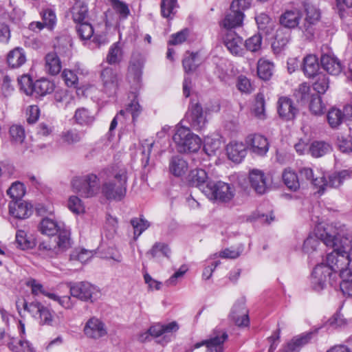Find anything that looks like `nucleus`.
I'll use <instances>...</instances> for the list:
<instances>
[{
  "label": "nucleus",
  "mask_w": 352,
  "mask_h": 352,
  "mask_svg": "<svg viewBox=\"0 0 352 352\" xmlns=\"http://www.w3.org/2000/svg\"><path fill=\"white\" fill-rule=\"evenodd\" d=\"M245 298L241 297L234 303L230 313L231 320L239 327H247L250 323L249 311L245 306Z\"/></svg>",
  "instance_id": "10"
},
{
  "label": "nucleus",
  "mask_w": 352,
  "mask_h": 352,
  "mask_svg": "<svg viewBox=\"0 0 352 352\" xmlns=\"http://www.w3.org/2000/svg\"><path fill=\"white\" fill-rule=\"evenodd\" d=\"M221 147V141L219 138L207 137L205 140L204 149L208 155H214Z\"/></svg>",
  "instance_id": "54"
},
{
  "label": "nucleus",
  "mask_w": 352,
  "mask_h": 352,
  "mask_svg": "<svg viewBox=\"0 0 352 352\" xmlns=\"http://www.w3.org/2000/svg\"><path fill=\"white\" fill-rule=\"evenodd\" d=\"M316 77L317 80L313 85L314 89L318 94H324L329 88V78L322 73L318 74Z\"/></svg>",
  "instance_id": "56"
},
{
  "label": "nucleus",
  "mask_w": 352,
  "mask_h": 352,
  "mask_svg": "<svg viewBox=\"0 0 352 352\" xmlns=\"http://www.w3.org/2000/svg\"><path fill=\"white\" fill-rule=\"evenodd\" d=\"M316 331H309L300 333L294 336L289 342L287 343L289 349L294 352H299L302 347L310 343L316 338Z\"/></svg>",
  "instance_id": "24"
},
{
  "label": "nucleus",
  "mask_w": 352,
  "mask_h": 352,
  "mask_svg": "<svg viewBox=\"0 0 352 352\" xmlns=\"http://www.w3.org/2000/svg\"><path fill=\"white\" fill-rule=\"evenodd\" d=\"M171 251L168 245L164 243L156 242L146 254L153 259L159 261L162 257L169 258Z\"/></svg>",
  "instance_id": "35"
},
{
  "label": "nucleus",
  "mask_w": 352,
  "mask_h": 352,
  "mask_svg": "<svg viewBox=\"0 0 352 352\" xmlns=\"http://www.w3.org/2000/svg\"><path fill=\"white\" fill-rule=\"evenodd\" d=\"M16 243L21 250H28L35 246L34 239L29 236L23 230H19L16 233Z\"/></svg>",
  "instance_id": "45"
},
{
  "label": "nucleus",
  "mask_w": 352,
  "mask_h": 352,
  "mask_svg": "<svg viewBox=\"0 0 352 352\" xmlns=\"http://www.w3.org/2000/svg\"><path fill=\"white\" fill-rule=\"evenodd\" d=\"M352 177V170H343L338 173H333L329 175L328 180L323 173L314 179V185L319 188L320 190L324 191L327 188H337L340 186L343 181Z\"/></svg>",
  "instance_id": "8"
},
{
  "label": "nucleus",
  "mask_w": 352,
  "mask_h": 352,
  "mask_svg": "<svg viewBox=\"0 0 352 352\" xmlns=\"http://www.w3.org/2000/svg\"><path fill=\"white\" fill-rule=\"evenodd\" d=\"M249 179L251 187L260 195L265 193L271 184L270 177L259 170L250 171Z\"/></svg>",
  "instance_id": "17"
},
{
  "label": "nucleus",
  "mask_w": 352,
  "mask_h": 352,
  "mask_svg": "<svg viewBox=\"0 0 352 352\" xmlns=\"http://www.w3.org/2000/svg\"><path fill=\"white\" fill-rule=\"evenodd\" d=\"M309 109L315 115H320L324 112L325 107L322 102L321 97L318 94H313L311 96Z\"/></svg>",
  "instance_id": "60"
},
{
  "label": "nucleus",
  "mask_w": 352,
  "mask_h": 352,
  "mask_svg": "<svg viewBox=\"0 0 352 352\" xmlns=\"http://www.w3.org/2000/svg\"><path fill=\"white\" fill-rule=\"evenodd\" d=\"M72 186L74 191L87 198L94 197L101 191L99 179L94 174L74 178Z\"/></svg>",
  "instance_id": "5"
},
{
  "label": "nucleus",
  "mask_w": 352,
  "mask_h": 352,
  "mask_svg": "<svg viewBox=\"0 0 352 352\" xmlns=\"http://www.w3.org/2000/svg\"><path fill=\"white\" fill-rule=\"evenodd\" d=\"M283 181L285 185L291 190L296 191L300 187L298 177L295 171L290 168H286L282 174Z\"/></svg>",
  "instance_id": "42"
},
{
  "label": "nucleus",
  "mask_w": 352,
  "mask_h": 352,
  "mask_svg": "<svg viewBox=\"0 0 352 352\" xmlns=\"http://www.w3.org/2000/svg\"><path fill=\"white\" fill-rule=\"evenodd\" d=\"M71 13L76 23L83 22L88 14L87 3L83 0H76L72 8Z\"/></svg>",
  "instance_id": "34"
},
{
  "label": "nucleus",
  "mask_w": 352,
  "mask_h": 352,
  "mask_svg": "<svg viewBox=\"0 0 352 352\" xmlns=\"http://www.w3.org/2000/svg\"><path fill=\"white\" fill-rule=\"evenodd\" d=\"M170 331H142L138 336V340L142 342H148L155 340L157 343L164 344L169 341L166 333Z\"/></svg>",
  "instance_id": "32"
},
{
  "label": "nucleus",
  "mask_w": 352,
  "mask_h": 352,
  "mask_svg": "<svg viewBox=\"0 0 352 352\" xmlns=\"http://www.w3.org/2000/svg\"><path fill=\"white\" fill-rule=\"evenodd\" d=\"M43 23L46 28L52 30L56 24V16L52 8L44 9L41 12Z\"/></svg>",
  "instance_id": "58"
},
{
  "label": "nucleus",
  "mask_w": 352,
  "mask_h": 352,
  "mask_svg": "<svg viewBox=\"0 0 352 352\" xmlns=\"http://www.w3.org/2000/svg\"><path fill=\"white\" fill-rule=\"evenodd\" d=\"M247 146L242 142H231L226 146L228 158L234 162L239 163L247 154Z\"/></svg>",
  "instance_id": "22"
},
{
  "label": "nucleus",
  "mask_w": 352,
  "mask_h": 352,
  "mask_svg": "<svg viewBox=\"0 0 352 352\" xmlns=\"http://www.w3.org/2000/svg\"><path fill=\"white\" fill-rule=\"evenodd\" d=\"M243 16V13L241 10H236L230 7V12L221 21V25L226 29L227 31L232 30L231 29L242 25Z\"/></svg>",
  "instance_id": "25"
},
{
  "label": "nucleus",
  "mask_w": 352,
  "mask_h": 352,
  "mask_svg": "<svg viewBox=\"0 0 352 352\" xmlns=\"http://www.w3.org/2000/svg\"><path fill=\"white\" fill-rule=\"evenodd\" d=\"M173 139L179 153H195L201 146L200 138L185 126H178Z\"/></svg>",
  "instance_id": "4"
},
{
  "label": "nucleus",
  "mask_w": 352,
  "mask_h": 352,
  "mask_svg": "<svg viewBox=\"0 0 352 352\" xmlns=\"http://www.w3.org/2000/svg\"><path fill=\"white\" fill-rule=\"evenodd\" d=\"M274 65L263 58L259 59L257 65V74L260 78L267 80L272 76Z\"/></svg>",
  "instance_id": "46"
},
{
  "label": "nucleus",
  "mask_w": 352,
  "mask_h": 352,
  "mask_svg": "<svg viewBox=\"0 0 352 352\" xmlns=\"http://www.w3.org/2000/svg\"><path fill=\"white\" fill-rule=\"evenodd\" d=\"M318 59L314 54H309L303 58L302 69L304 74L309 78H314L319 74Z\"/></svg>",
  "instance_id": "28"
},
{
  "label": "nucleus",
  "mask_w": 352,
  "mask_h": 352,
  "mask_svg": "<svg viewBox=\"0 0 352 352\" xmlns=\"http://www.w3.org/2000/svg\"><path fill=\"white\" fill-rule=\"evenodd\" d=\"M289 41V33H284L283 30H278L276 32L275 40L272 44V47L274 53H280L287 45Z\"/></svg>",
  "instance_id": "47"
},
{
  "label": "nucleus",
  "mask_w": 352,
  "mask_h": 352,
  "mask_svg": "<svg viewBox=\"0 0 352 352\" xmlns=\"http://www.w3.org/2000/svg\"><path fill=\"white\" fill-rule=\"evenodd\" d=\"M9 212L15 218L26 219L31 215L32 207L25 201H11L9 204Z\"/></svg>",
  "instance_id": "21"
},
{
  "label": "nucleus",
  "mask_w": 352,
  "mask_h": 352,
  "mask_svg": "<svg viewBox=\"0 0 352 352\" xmlns=\"http://www.w3.org/2000/svg\"><path fill=\"white\" fill-rule=\"evenodd\" d=\"M72 246L71 234L69 230H61L54 239L41 241L37 248L39 256L49 259L57 258L66 252Z\"/></svg>",
  "instance_id": "3"
},
{
  "label": "nucleus",
  "mask_w": 352,
  "mask_h": 352,
  "mask_svg": "<svg viewBox=\"0 0 352 352\" xmlns=\"http://www.w3.org/2000/svg\"><path fill=\"white\" fill-rule=\"evenodd\" d=\"M227 338L228 335L226 333H223L221 336L217 335L208 340H204L201 342H197L195 344V347L197 349L203 345H205L209 352H223V344Z\"/></svg>",
  "instance_id": "26"
},
{
  "label": "nucleus",
  "mask_w": 352,
  "mask_h": 352,
  "mask_svg": "<svg viewBox=\"0 0 352 352\" xmlns=\"http://www.w3.org/2000/svg\"><path fill=\"white\" fill-rule=\"evenodd\" d=\"M336 145L342 153H349L352 151V138L350 128H347L344 133H338Z\"/></svg>",
  "instance_id": "36"
},
{
  "label": "nucleus",
  "mask_w": 352,
  "mask_h": 352,
  "mask_svg": "<svg viewBox=\"0 0 352 352\" xmlns=\"http://www.w3.org/2000/svg\"><path fill=\"white\" fill-rule=\"evenodd\" d=\"M38 229L42 234L47 236H54L56 234L58 235L61 230H68L56 220L49 217L43 218L41 221Z\"/></svg>",
  "instance_id": "23"
},
{
  "label": "nucleus",
  "mask_w": 352,
  "mask_h": 352,
  "mask_svg": "<svg viewBox=\"0 0 352 352\" xmlns=\"http://www.w3.org/2000/svg\"><path fill=\"white\" fill-rule=\"evenodd\" d=\"M188 169V164L186 160L179 156L173 157L169 162V171L175 177H182L186 174Z\"/></svg>",
  "instance_id": "30"
},
{
  "label": "nucleus",
  "mask_w": 352,
  "mask_h": 352,
  "mask_svg": "<svg viewBox=\"0 0 352 352\" xmlns=\"http://www.w3.org/2000/svg\"><path fill=\"white\" fill-rule=\"evenodd\" d=\"M202 192L211 200H219L223 202L230 201L234 196V188L230 184L219 181L208 182Z\"/></svg>",
  "instance_id": "6"
},
{
  "label": "nucleus",
  "mask_w": 352,
  "mask_h": 352,
  "mask_svg": "<svg viewBox=\"0 0 352 352\" xmlns=\"http://www.w3.org/2000/svg\"><path fill=\"white\" fill-rule=\"evenodd\" d=\"M200 63L197 52L186 53L183 60V67L186 72H190L195 70Z\"/></svg>",
  "instance_id": "48"
},
{
  "label": "nucleus",
  "mask_w": 352,
  "mask_h": 352,
  "mask_svg": "<svg viewBox=\"0 0 352 352\" xmlns=\"http://www.w3.org/2000/svg\"><path fill=\"white\" fill-rule=\"evenodd\" d=\"M305 21L300 29L307 38H310L314 34L315 26L320 20L321 12L318 8L309 4L305 6Z\"/></svg>",
  "instance_id": "12"
},
{
  "label": "nucleus",
  "mask_w": 352,
  "mask_h": 352,
  "mask_svg": "<svg viewBox=\"0 0 352 352\" xmlns=\"http://www.w3.org/2000/svg\"><path fill=\"white\" fill-rule=\"evenodd\" d=\"M186 120L194 130L201 131L206 127L208 121L199 101L190 102L186 114Z\"/></svg>",
  "instance_id": "9"
},
{
  "label": "nucleus",
  "mask_w": 352,
  "mask_h": 352,
  "mask_svg": "<svg viewBox=\"0 0 352 352\" xmlns=\"http://www.w3.org/2000/svg\"><path fill=\"white\" fill-rule=\"evenodd\" d=\"M127 170L124 166L113 169L111 178L103 182L101 192L107 199L122 200L126 195Z\"/></svg>",
  "instance_id": "2"
},
{
  "label": "nucleus",
  "mask_w": 352,
  "mask_h": 352,
  "mask_svg": "<svg viewBox=\"0 0 352 352\" xmlns=\"http://www.w3.org/2000/svg\"><path fill=\"white\" fill-rule=\"evenodd\" d=\"M223 43L232 54L238 56H243L245 54V50L243 48V38L235 32L227 31L224 34Z\"/></svg>",
  "instance_id": "16"
},
{
  "label": "nucleus",
  "mask_w": 352,
  "mask_h": 352,
  "mask_svg": "<svg viewBox=\"0 0 352 352\" xmlns=\"http://www.w3.org/2000/svg\"><path fill=\"white\" fill-rule=\"evenodd\" d=\"M208 175L204 169L192 170L188 176V182L191 186L197 187L202 191L206 187Z\"/></svg>",
  "instance_id": "29"
},
{
  "label": "nucleus",
  "mask_w": 352,
  "mask_h": 352,
  "mask_svg": "<svg viewBox=\"0 0 352 352\" xmlns=\"http://www.w3.org/2000/svg\"><path fill=\"white\" fill-rule=\"evenodd\" d=\"M11 140L15 144H21L25 139V131L19 125H12L10 129Z\"/></svg>",
  "instance_id": "59"
},
{
  "label": "nucleus",
  "mask_w": 352,
  "mask_h": 352,
  "mask_svg": "<svg viewBox=\"0 0 352 352\" xmlns=\"http://www.w3.org/2000/svg\"><path fill=\"white\" fill-rule=\"evenodd\" d=\"M331 146L324 141H315L309 146V151L314 157H320L330 152Z\"/></svg>",
  "instance_id": "44"
},
{
  "label": "nucleus",
  "mask_w": 352,
  "mask_h": 352,
  "mask_svg": "<svg viewBox=\"0 0 352 352\" xmlns=\"http://www.w3.org/2000/svg\"><path fill=\"white\" fill-rule=\"evenodd\" d=\"M256 21L260 30L270 34L273 30L274 23L271 18L265 13H261L256 16Z\"/></svg>",
  "instance_id": "50"
},
{
  "label": "nucleus",
  "mask_w": 352,
  "mask_h": 352,
  "mask_svg": "<svg viewBox=\"0 0 352 352\" xmlns=\"http://www.w3.org/2000/svg\"><path fill=\"white\" fill-rule=\"evenodd\" d=\"M74 120L79 125L90 126L94 123L95 118L88 109L82 107L76 110Z\"/></svg>",
  "instance_id": "41"
},
{
  "label": "nucleus",
  "mask_w": 352,
  "mask_h": 352,
  "mask_svg": "<svg viewBox=\"0 0 352 352\" xmlns=\"http://www.w3.org/2000/svg\"><path fill=\"white\" fill-rule=\"evenodd\" d=\"M111 6L121 18L126 19L130 14L128 6L120 0H110Z\"/></svg>",
  "instance_id": "64"
},
{
  "label": "nucleus",
  "mask_w": 352,
  "mask_h": 352,
  "mask_svg": "<svg viewBox=\"0 0 352 352\" xmlns=\"http://www.w3.org/2000/svg\"><path fill=\"white\" fill-rule=\"evenodd\" d=\"M329 226H334L333 224L318 223L316 226L314 234L309 235V236L304 241L302 250L305 254L311 255L315 252H318L321 245L320 241H322L324 243V240L322 239V237L318 235L317 230L319 227L326 228L327 227Z\"/></svg>",
  "instance_id": "18"
},
{
  "label": "nucleus",
  "mask_w": 352,
  "mask_h": 352,
  "mask_svg": "<svg viewBox=\"0 0 352 352\" xmlns=\"http://www.w3.org/2000/svg\"><path fill=\"white\" fill-rule=\"evenodd\" d=\"M344 114L341 110L332 108L329 111L327 114V120L331 128H336L342 122L344 119Z\"/></svg>",
  "instance_id": "57"
},
{
  "label": "nucleus",
  "mask_w": 352,
  "mask_h": 352,
  "mask_svg": "<svg viewBox=\"0 0 352 352\" xmlns=\"http://www.w3.org/2000/svg\"><path fill=\"white\" fill-rule=\"evenodd\" d=\"M131 223L134 229V235L135 239L150 226L149 223L146 220L142 218L133 219L131 221Z\"/></svg>",
  "instance_id": "62"
},
{
  "label": "nucleus",
  "mask_w": 352,
  "mask_h": 352,
  "mask_svg": "<svg viewBox=\"0 0 352 352\" xmlns=\"http://www.w3.org/2000/svg\"><path fill=\"white\" fill-rule=\"evenodd\" d=\"M145 58L140 53H134L128 67L126 78L129 82L135 89L140 88L142 85V69Z\"/></svg>",
  "instance_id": "7"
},
{
  "label": "nucleus",
  "mask_w": 352,
  "mask_h": 352,
  "mask_svg": "<svg viewBox=\"0 0 352 352\" xmlns=\"http://www.w3.org/2000/svg\"><path fill=\"white\" fill-rule=\"evenodd\" d=\"M25 331H22L21 333H19L18 336H12L8 333H6L5 331H1L0 333V338L7 339L6 342H7V345L8 347L14 352H23L21 350V346H22V341L24 339L23 334Z\"/></svg>",
  "instance_id": "37"
},
{
  "label": "nucleus",
  "mask_w": 352,
  "mask_h": 352,
  "mask_svg": "<svg viewBox=\"0 0 352 352\" xmlns=\"http://www.w3.org/2000/svg\"><path fill=\"white\" fill-rule=\"evenodd\" d=\"M84 131H79L76 129H70L62 132L60 138L62 141L69 145L80 142L84 138Z\"/></svg>",
  "instance_id": "40"
},
{
  "label": "nucleus",
  "mask_w": 352,
  "mask_h": 352,
  "mask_svg": "<svg viewBox=\"0 0 352 352\" xmlns=\"http://www.w3.org/2000/svg\"><path fill=\"white\" fill-rule=\"evenodd\" d=\"M70 294L73 297L81 300L94 301L99 297L100 291L88 282H80L70 287Z\"/></svg>",
  "instance_id": "11"
},
{
  "label": "nucleus",
  "mask_w": 352,
  "mask_h": 352,
  "mask_svg": "<svg viewBox=\"0 0 352 352\" xmlns=\"http://www.w3.org/2000/svg\"><path fill=\"white\" fill-rule=\"evenodd\" d=\"M25 193V187L23 184L19 182H14L7 190V194L12 199V201L21 200Z\"/></svg>",
  "instance_id": "52"
},
{
  "label": "nucleus",
  "mask_w": 352,
  "mask_h": 352,
  "mask_svg": "<svg viewBox=\"0 0 352 352\" xmlns=\"http://www.w3.org/2000/svg\"><path fill=\"white\" fill-rule=\"evenodd\" d=\"M8 65L12 68H18L26 62V55L23 48L15 47L7 56Z\"/></svg>",
  "instance_id": "33"
},
{
  "label": "nucleus",
  "mask_w": 352,
  "mask_h": 352,
  "mask_svg": "<svg viewBox=\"0 0 352 352\" xmlns=\"http://www.w3.org/2000/svg\"><path fill=\"white\" fill-rule=\"evenodd\" d=\"M76 28L78 35L82 40H89L94 34L93 26L88 22L83 21L76 23Z\"/></svg>",
  "instance_id": "53"
},
{
  "label": "nucleus",
  "mask_w": 352,
  "mask_h": 352,
  "mask_svg": "<svg viewBox=\"0 0 352 352\" xmlns=\"http://www.w3.org/2000/svg\"><path fill=\"white\" fill-rule=\"evenodd\" d=\"M317 234L324 240V244L333 250L327 254L326 265L330 270L339 273L342 278L349 276L352 272L349 268L351 263L350 253L352 251V236L344 226L319 227Z\"/></svg>",
  "instance_id": "1"
},
{
  "label": "nucleus",
  "mask_w": 352,
  "mask_h": 352,
  "mask_svg": "<svg viewBox=\"0 0 352 352\" xmlns=\"http://www.w3.org/2000/svg\"><path fill=\"white\" fill-rule=\"evenodd\" d=\"M123 58V50L120 42L114 43L109 47L106 57L107 62L110 65L120 63Z\"/></svg>",
  "instance_id": "39"
},
{
  "label": "nucleus",
  "mask_w": 352,
  "mask_h": 352,
  "mask_svg": "<svg viewBox=\"0 0 352 352\" xmlns=\"http://www.w3.org/2000/svg\"><path fill=\"white\" fill-rule=\"evenodd\" d=\"M278 113L280 118L285 120L294 119L298 113V109L292 99L286 97H280L277 103Z\"/></svg>",
  "instance_id": "19"
},
{
  "label": "nucleus",
  "mask_w": 352,
  "mask_h": 352,
  "mask_svg": "<svg viewBox=\"0 0 352 352\" xmlns=\"http://www.w3.org/2000/svg\"><path fill=\"white\" fill-rule=\"evenodd\" d=\"M247 148L253 153L259 155H265L269 150V142L267 139L261 134H251L245 139Z\"/></svg>",
  "instance_id": "14"
},
{
  "label": "nucleus",
  "mask_w": 352,
  "mask_h": 352,
  "mask_svg": "<svg viewBox=\"0 0 352 352\" xmlns=\"http://www.w3.org/2000/svg\"><path fill=\"white\" fill-rule=\"evenodd\" d=\"M252 113L258 120H263L266 118L265 97L262 93L256 94L255 102L252 107Z\"/></svg>",
  "instance_id": "43"
},
{
  "label": "nucleus",
  "mask_w": 352,
  "mask_h": 352,
  "mask_svg": "<svg viewBox=\"0 0 352 352\" xmlns=\"http://www.w3.org/2000/svg\"><path fill=\"white\" fill-rule=\"evenodd\" d=\"M100 78L104 91L109 95L115 94L121 81L118 72L111 67H104L100 72Z\"/></svg>",
  "instance_id": "13"
},
{
  "label": "nucleus",
  "mask_w": 352,
  "mask_h": 352,
  "mask_svg": "<svg viewBox=\"0 0 352 352\" xmlns=\"http://www.w3.org/2000/svg\"><path fill=\"white\" fill-rule=\"evenodd\" d=\"M45 72L52 76L57 75L61 70L62 65L61 62L55 52L48 53L45 56Z\"/></svg>",
  "instance_id": "31"
},
{
  "label": "nucleus",
  "mask_w": 352,
  "mask_h": 352,
  "mask_svg": "<svg viewBox=\"0 0 352 352\" xmlns=\"http://www.w3.org/2000/svg\"><path fill=\"white\" fill-rule=\"evenodd\" d=\"M54 89V84L46 78L37 80L33 84V93L41 96L51 94Z\"/></svg>",
  "instance_id": "38"
},
{
  "label": "nucleus",
  "mask_w": 352,
  "mask_h": 352,
  "mask_svg": "<svg viewBox=\"0 0 352 352\" xmlns=\"http://www.w3.org/2000/svg\"><path fill=\"white\" fill-rule=\"evenodd\" d=\"M21 305L23 306L24 310L28 311L35 318L38 316L42 309L44 308V307L38 302H33L28 304L25 300L23 302L16 301V307L19 313H21Z\"/></svg>",
  "instance_id": "51"
},
{
  "label": "nucleus",
  "mask_w": 352,
  "mask_h": 352,
  "mask_svg": "<svg viewBox=\"0 0 352 352\" xmlns=\"http://www.w3.org/2000/svg\"><path fill=\"white\" fill-rule=\"evenodd\" d=\"M263 38L260 34H256L245 40L244 46L248 51L258 53L261 50Z\"/></svg>",
  "instance_id": "49"
},
{
  "label": "nucleus",
  "mask_w": 352,
  "mask_h": 352,
  "mask_svg": "<svg viewBox=\"0 0 352 352\" xmlns=\"http://www.w3.org/2000/svg\"><path fill=\"white\" fill-rule=\"evenodd\" d=\"M18 82L20 86V89L23 91L26 95L30 96L33 94V84L32 80L28 75H23L18 78Z\"/></svg>",
  "instance_id": "61"
},
{
  "label": "nucleus",
  "mask_w": 352,
  "mask_h": 352,
  "mask_svg": "<svg viewBox=\"0 0 352 352\" xmlns=\"http://www.w3.org/2000/svg\"><path fill=\"white\" fill-rule=\"evenodd\" d=\"M322 68L331 75H338L342 71L340 61L332 54H323L320 58Z\"/></svg>",
  "instance_id": "27"
},
{
  "label": "nucleus",
  "mask_w": 352,
  "mask_h": 352,
  "mask_svg": "<svg viewBox=\"0 0 352 352\" xmlns=\"http://www.w3.org/2000/svg\"><path fill=\"white\" fill-rule=\"evenodd\" d=\"M302 19L301 11L296 8L285 10L279 17V23L284 28L294 29L299 25Z\"/></svg>",
  "instance_id": "20"
},
{
  "label": "nucleus",
  "mask_w": 352,
  "mask_h": 352,
  "mask_svg": "<svg viewBox=\"0 0 352 352\" xmlns=\"http://www.w3.org/2000/svg\"><path fill=\"white\" fill-rule=\"evenodd\" d=\"M332 272L329 267L324 263L317 265L311 275V283L316 291H320L326 286L328 278L331 276Z\"/></svg>",
  "instance_id": "15"
},
{
  "label": "nucleus",
  "mask_w": 352,
  "mask_h": 352,
  "mask_svg": "<svg viewBox=\"0 0 352 352\" xmlns=\"http://www.w3.org/2000/svg\"><path fill=\"white\" fill-rule=\"evenodd\" d=\"M68 208L76 214H81L85 212V206L80 198L76 196H71L68 199Z\"/></svg>",
  "instance_id": "63"
},
{
  "label": "nucleus",
  "mask_w": 352,
  "mask_h": 352,
  "mask_svg": "<svg viewBox=\"0 0 352 352\" xmlns=\"http://www.w3.org/2000/svg\"><path fill=\"white\" fill-rule=\"evenodd\" d=\"M93 256V251L83 248H76L70 254V260L78 261L83 263L88 261Z\"/></svg>",
  "instance_id": "55"
}]
</instances>
